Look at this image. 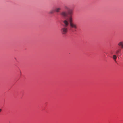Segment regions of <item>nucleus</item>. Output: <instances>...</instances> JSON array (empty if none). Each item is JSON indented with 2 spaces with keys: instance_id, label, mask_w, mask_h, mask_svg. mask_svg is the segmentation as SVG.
<instances>
[{
  "instance_id": "1",
  "label": "nucleus",
  "mask_w": 123,
  "mask_h": 123,
  "mask_svg": "<svg viewBox=\"0 0 123 123\" xmlns=\"http://www.w3.org/2000/svg\"><path fill=\"white\" fill-rule=\"evenodd\" d=\"M64 25L63 27L61 29V31L63 35H65L68 31V27L69 24V22L67 20H64L63 22Z\"/></svg>"
},
{
  "instance_id": "2",
  "label": "nucleus",
  "mask_w": 123,
  "mask_h": 123,
  "mask_svg": "<svg viewBox=\"0 0 123 123\" xmlns=\"http://www.w3.org/2000/svg\"><path fill=\"white\" fill-rule=\"evenodd\" d=\"M69 25L70 30L73 31H75L77 28V25L74 22L69 24Z\"/></svg>"
},
{
  "instance_id": "3",
  "label": "nucleus",
  "mask_w": 123,
  "mask_h": 123,
  "mask_svg": "<svg viewBox=\"0 0 123 123\" xmlns=\"http://www.w3.org/2000/svg\"><path fill=\"white\" fill-rule=\"evenodd\" d=\"M68 20L69 24L73 23V18L72 16H70L68 17Z\"/></svg>"
},
{
  "instance_id": "4",
  "label": "nucleus",
  "mask_w": 123,
  "mask_h": 123,
  "mask_svg": "<svg viewBox=\"0 0 123 123\" xmlns=\"http://www.w3.org/2000/svg\"><path fill=\"white\" fill-rule=\"evenodd\" d=\"M61 16L64 17H66L67 16V12L65 11L62 12L60 13Z\"/></svg>"
},
{
  "instance_id": "5",
  "label": "nucleus",
  "mask_w": 123,
  "mask_h": 123,
  "mask_svg": "<svg viewBox=\"0 0 123 123\" xmlns=\"http://www.w3.org/2000/svg\"><path fill=\"white\" fill-rule=\"evenodd\" d=\"M61 8L60 7H58L56 8L55 10V11L57 12H60L61 10Z\"/></svg>"
},
{
  "instance_id": "6",
  "label": "nucleus",
  "mask_w": 123,
  "mask_h": 123,
  "mask_svg": "<svg viewBox=\"0 0 123 123\" xmlns=\"http://www.w3.org/2000/svg\"><path fill=\"white\" fill-rule=\"evenodd\" d=\"M68 13L69 16H72L73 13V10L72 9H69L68 11Z\"/></svg>"
},
{
  "instance_id": "7",
  "label": "nucleus",
  "mask_w": 123,
  "mask_h": 123,
  "mask_svg": "<svg viewBox=\"0 0 123 123\" xmlns=\"http://www.w3.org/2000/svg\"><path fill=\"white\" fill-rule=\"evenodd\" d=\"M117 57L115 55H114L113 56L112 58L114 60V61L116 62V59L117 58Z\"/></svg>"
},
{
  "instance_id": "8",
  "label": "nucleus",
  "mask_w": 123,
  "mask_h": 123,
  "mask_svg": "<svg viewBox=\"0 0 123 123\" xmlns=\"http://www.w3.org/2000/svg\"><path fill=\"white\" fill-rule=\"evenodd\" d=\"M118 45L119 46H121V48H123V43L122 42H120L119 43Z\"/></svg>"
},
{
  "instance_id": "9",
  "label": "nucleus",
  "mask_w": 123,
  "mask_h": 123,
  "mask_svg": "<svg viewBox=\"0 0 123 123\" xmlns=\"http://www.w3.org/2000/svg\"><path fill=\"white\" fill-rule=\"evenodd\" d=\"M121 51L120 49H117V50L115 51V53L117 55L118 53L120 52Z\"/></svg>"
},
{
  "instance_id": "10",
  "label": "nucleus",
  "mask_w": 123,
  "mask_h": 123,
  "mask_svg": "<svg viewBox=\"0 0 123 123\" xmlns=\"http://www.w3.org/2000/svg\"><path fill=\"white\" fill-rule=\"evenodd\" d=\"M64 8L65 9L69 10V7L67 6H64Z\"/></svg>"
},
{
  "instance_id": "11",
  "label": "nucleus",
  "mask_w": 123,
  "mask_h": 123,
  "mask_svg": "<svg viewBox=\"0 0 123 123\" xmlns=\"http://www.w3.org/2000/svg\"><path fill=\"white\" fill-rule=\"evenodd\" d=\"M54 12H55V10H52L50 11L49 13L51 14H52Z\"/></svg>"
},
{
  "instance_id": "12",
  "label": "nucleus",
  "mask_w": 123,
  "mask_h": 123,
  "mask_svg": "<svg viewBox=\"0 0 123 123\" xmlns=\"http://www.w3.org/2000/svg\"><path fill=\"white\" fill-rule=\"evenodd\" d=\"M2 111V110L1 109H0V112H1Z\"/></svg>"
}]
</instances>
